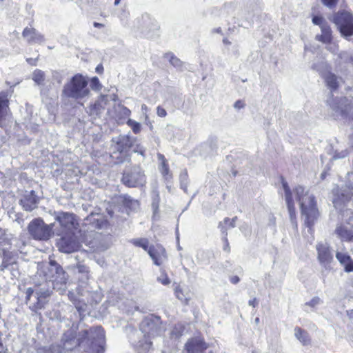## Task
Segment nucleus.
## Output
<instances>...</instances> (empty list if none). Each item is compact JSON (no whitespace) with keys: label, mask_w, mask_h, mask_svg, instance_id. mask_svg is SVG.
<instances>
[{"label":"nucleus","mask_w":353,"mask_h":353,"mask_svg":"<svg viewBox=\"0 0 353 353\" xmlns=\"http://www.w3.org/2000/svg\"><path fill=\"white\" fill-rule=\"evenodd\" d=\"M63 349L72 351L77 346L83 353H103L105 352V332L100 327H92L79 332L77 339L68 338L65 334L63 339Z\"/></svg>","instance_id":"nucleus-1"},{"label":"nucleus","mask_w":353,"mask_h":353,"mask_svg":"<svg viewBox=\"0 0 353 353\" xmlns=\"http://www.w3.org/2000/svg\"><path fill=\"white\" fill-rule=\"evenodd\" d=\"M165 331L159 316L149 315L140 323L139 331L134 330L130 335V340L139 353L148 352L151 346V339L160 336Z\"/></svg>","instance_id":"nucleus-2"},{"label":"nucleus","mask_w":353,"mask_h":353,"mask_svg":"<svg viewBox=\"0 0 353 353\" xmlns=\"http://www.w3.org/2000/svg\"><path fill=\"white\" fill-rule=\"evenodd\" d=\"M293 192L299 203L301 214L304 216L305 224L310 232L312 227L320 215L315 197L308 190L301 185L296 186L293 190Z\"/></svg>","instance_id":"nucleus-3"},{"label":"nucleus","mask_w":353,"mask_h":353,"mask_svg":"<svg viewBox=\"0 0 353 353\" xmlns=\"http://www.w3.org/2000/svg\"><path fill=\"white\" fill-rule=\"evenodd\" d=\"M110 145L111 157L117 163L129 161L130 150L133 147V140L128 135H119L112 139Z\"/></svg>","instance_id":"nucleus-4"},{"label":"nucleus","mask_w":353,"mask_h":353,"mask_svg":"<svg viewBox=\"0 0 353 353\" xmlns=\"http://www.w3.org/2000/svg\"><path fill=\"white\" fill-rule=\"evenodd\" d=\"M50 282L41 285L40 287L33 290L28 288L26 290V302L29 305V308L34 312L42 309L47 303L48 298L52 293V288Z\"/></svg>","instance_id":"nucleus-5"},{"label":"nucleus","mask_w":353,"mask_h":353,"mask_svg":"<svg viewBox=\"0 0 353 353\" xmlns=\"http://www.w3.org/2000/svg\"><path fill=\"white\" fill-rule=\"evenodd\" d=\"M62 92L68 98L77 100L83 99L90 93L88 81L81 74H77L64 85Z\"/></svg>","instance_id":"nucleus-6"},{"label":"nucleus","mask_w":353,"mask_h":353,"mask_svg":"<svg viewBox=\"0 0 353 353\" xmlns=\"http://www.w3.org/2000/svg\"><path fill=\"white\" fill-rule=\"evenodd\" d=\"M55 223L47 225L43 219L37 218L30 222L28 230L30 235L35 240H48L54 233L53 228Z\"/></svg>","instance_id":"nucleus-7"},{"label":"nucleus","mask_w":353,"mask_h":353,"mask_svg":"<svg viewBox=\"0 0 353 353\" xmlns=\"http://www.w3.org/2000/svg\"><path fill=\"white\" fill-rule=\"evenodd\" d=\"M327 103L336 117H342L353 120V103H349L346 97L335 98L332 95L327 100Z\"/></svg>","instance_id":"nucleus-8"},{"label":"nucleus","mask_w":353,"mask_h":353,"mask_svg":"<svg viewBox=\"0 0 353 353\" xmlns=\"http://www.w3.org/2000/svg\"><path fill=\"white\" fill-rule=\"evenodd\" d=\"M122 183L130 188L143 186L146 182L145 175L140 166L127 168L123 174Z\"/></svg>","instance_id":"nucleus-9"},{"label":"nucleus","mask_w":353,"mask_h":353,"mask_svg":"<svg viewBox=\"0 0 353 353\" xmlns=\"http://www.w3.org/2000/svg\"><path fill=\"white\" fill-rule=\"evenodd\" d=\"M55 220L60 225L59 229H54V232L57 235L59 236L63 233H72L77 229L78 223L74 214L72 213L59 212L57 214Z\"/></svg>","instance_id":"nucleus-10"},{"label":"nucleus","mask_w":353,"mask_h":353,"mask_svg":"<svg viewBox=\"0 0 353 353\" xmlns=\"http://www.w3.org/2000/svg\"><path fill=\"white\" fill-rule=\"evenodd\" d=\"M332 21L336 26L341 35L347 37L353 35V15L346 11L334 14Z\"/></svg>","instance_id":"nucleus-11"},{"label":"nucleus","mask_w":353,"mask_h":353,"mask_svg":"<svg viewBox=\"0 0 353 353\" xmlns=\"http://www.w3.org/2000/svg\"><path fill=\"white\" fill-rule=\"evenodd\" d=\"M57 242L58 250L64 253H72L79 249L80 243L74 232L72 233H63Z\"/></svg>","instance_id":"nucleus-12"},{"label":"nucleus","mask_w":353,"mask_h":353,"mask_svg":"<svg viewBox=\"0 0 353 353\" xmlns=\"http://www.w3.org/2000/svg\"><path fill=\"white\" fill-rule=\"evenodd\" d=\"M52 271L54 270L55 274L52 276L53 280L50 281L51 286L54 289L61 292H64L66 288V282L68 280V274L63 268L55 262H52Z\"/></svg>","instance_id":"nucleus-13"},{"label":"nucleus","mask_w":353,"mask_h":353,"mask_svg":"<svg viewBox=\"0 0 353 353\" xmlns=\"http://www.w3.org/2000/svg\"><path fill=\"white\" fill-rule=\"evenodd\" d=\"M282 185L285 192V201L288 205V212L291 223L294 228H297V223L296 219V210L294 202L292 198V192L288 186V184L284 180L282 181Z\"/></svg>","instance_id":"nucleus-14"},{"label":"nucleus","mask_w":353,"mask_h":353,"mask_svg":"<svg viewBox=\"0 0 353 353\" xmlns=\"http://www.w3.org/2000/svg\"><path fill=\"white\" fill-rule=\"evenodd\" d=\"M39 199L34 190L25 191L19 201L26 211H32L37 208Z\"/></svg>","instance_id":"nucleus-15"},{"label":"nucleus","mask_w":353,"mask_h":353,"mask_svg":"<svg viewBox=\"0 0 353 353\" xmlns=\"http://www.w3.org/2000/svg\"><path fill=\"white\" fill-rule=\"evenodd\" d=\"M316 248L320 263L327 268L333 260L329 245L327 243H319L316 245Z\"/></svg>","instance_id":"nucleus-16"},{"label":"nucleus","mask_w":353,"mask_h":353,"mask_svg":"<svg viewBox=\"0 0 353 353\" xmlns=\"http://www.w3.org/2000/svg\"><path fill=\"white\" fill-rule=\"evenodd\" d=\"M207 348V344L200 337L190 339L185 343V350L188 353H202Z\"/></svg>","instance_id":"nucleus-17"},{"label":"nucleus","mask_w":353,"mask_h":353,"mask_svg":"<svg viewBox=\"0 0 353 353\" xmlns=\"http://www.w3.org/2000/svg\"><path fill=\"white\" fill-rule=\"evenodd\" d=\"M148 253L157 265H161L167 259L165 250L161 245L150 246Z\"/></svg>","instance_id":"nucleus-18"},{"label":"nucleus","mask_w":353,"mask_h":353,"mask_svg":"<svg viewBox=\"0 0 353 353\" xmlns=\"http://www.w3.org/2000/svg\"><path fill=\"white\" fill-rule=\"evenodd\" d=\"M321 76L324 79L326 86L332 92L336 90L342 83L341 77L336 76L330 71L321 72Z\"/></svg>","instance_id":"nucleus-19"},{"label":"nucleus","mask_w":353,"mask_h":353,"mask_svg":"<svg viewBox=\"0 0 353 353\" xmlns=\"http://www.w3.org/2000/svg\"><path fill=\"white\" fill-rule=\"evenodd\" d=\"M84 224L90 225L94 229H102L107 226L108 221L101 214L91 213L84 219Z\"/></svg>","instance_id":"nucleus-20"},{"label":"nucleus","mask_w":353,"mask_h":353,"mask_svg":"<svg viewBox=\"0 0 353 353\" xmlns=\"http://www.w3.org/2000/svg\"><path fill=\"white\" fill-rule=\"evenodd\" d=\"M22 36L28 43H41L44 41V37L36 29L26 27L24 28Z\"/></svg>","instance_id":"nucleus-21"},{"label":"nucleus","mask_w":353,"mask_h":353,"mask_svg":"<svg viewBox=\"0 0 353 353\" xmlns=\"http://www.w3.org/2000/svg\"><path fill=\"white\" fill-rule=\"evenodd\" d=\"M10 97L8 92H0V121L5 117L9 108Z\"/></svg>","instance_id":"nucleus-22"},{"label":"nucleus","mask_w":353,"mask_h":353,"mask_svg":"<svg viewBox=\"0 0 353 353\" xmlns=\"http://www.w3.org/2000/svg\"><path fill=\"white\" fill-rule=\"evenodd\" d=\"M321 30V34L316 35V39L324 43H330L332 40V31L330 27L327 24L323 25Z\"/></svg>","instance_id":"nucleus-23"},{"label":"nucleus","mask_w":353,"mask_h":353,"mask_svg":"<svg viewBox=\"0 0 353 353\" xmlns=\"http://www.w3.org/2000/svg\"><path fill=\"white\" fill-rule=\"evenodd\" d=\"M294 336L303 345H307L310 343L308 333L301 327H295Z\"/></svg>","instance_id":"nucleus-24"},{"label":"nucleus","mask_w":353,"mask_h":353,"mask_svg":"<svg viewBox=\"0 0 353 353\" xmlns=\"http://www.w3.org/2000/svg\"><path fill=\"white\" fill-rule=\"evenodd\" d=\"M336 234L342 239L351 241L353 239V232L346 229L343 226H338L335 230Z\"/></svg>","instance_id":"nucleus-25"},{"label":"nucleus","mask_w":353,"mask_h":353,"mask_svg":"<svg viewBox=\"0 0 353 353\" xmlns=\"http://www.w3.org/2000/svg\"><path fill=\"white\" fill-rule=\"evenodd\" d=\"M32 79L37 85H43L46 79L45 73L37 69L33 72Z\"/></svg>","instance_id":"nucleus-26"},{"label":"nucleus","mask_w":353,"mask_h":353,"mask_svg":"<svg viewBox=\"0 0 353 353\" xmlns=\"http://www.w3.org/2000/svg\"><path fill=\"white\" fill-rule=\"evenodd\" d=\"M4 236V230H0V256H1L3 252L8 250V246L10 245L9 240Z\"/></svg>","instance_id":"nucleus-27"},{"label":"nucleus","mask_w":353,"mask_h":353,"mask_svg":"<svg viewBox=\"0 0 353 353\" xmlns=\"http://www.w3.org/2000/svg\"><path fill=\"white\" fill-rule=\"evenodd\" d=\"M219 228H220L221 232L223 234V237L222 238V240L224 243L223 249L225 252H230V244H229V242H228V240L227 238V236H228L227 228H225L222 223L219 224Z\"/></svg>","instance_id":"nucleus-28"},{"label":"nucleus","mask_w":353,"mask_h":353,"mask_svg":"<svg viewBox=\"0 0 353 353\" xmlns=\"http://www.w3.org/2000/svg\"><path fill=\"white\" fill-rule=\"evenodd\" d=\"M131 243H132L135 246L141 247L145 251H148L149 248V241L148 239L145 238H141V239H132Z\"/></svg>","instance_id":"nucleus-29"},{"label":"nucleus","mask_w":353,"mask_h":353,"mask_svg":"<svg viewBox=\"0 0 353 353\" xmlns=\"http://www.w3.org/2000/svg\"><path fill=\"white\" fill-rule=\"evenodd\" d=\"M159 203H160L159 194L157 191H154L152 193V208L154 216H156L158 214Z\"/></svg>","instance_id":"nucleus-30"},{"label":"nucleus","mask_w":353,"mask_h":353,"mask_svg":"<svg viewBox=\"0 0 353 353\" xmlns=\"http://www.w3.org/2000/svg\"><path fill=\"white\" fill-rule=\"evenodd\" d=\"M165 57L170 61V63L175 68H181L182 67V61L175 57L172 53H167Z\"/></svg>","instance_id":"nucleus-31"},{"label":"nucleus","mask_w":353,"mask_h":353,"mask_svg":"<svg viewBox=\"0 0 353 353\" xmlns=\"http://www.w3.org/2000/svg\"><path fill=\"white\" fill-rule=\"evenodd\" d=\"M184 330H185V327L183 324H181V323L176 324L171 332L172 337H174L176 339L179 338L181 336H182V334L184 332Z\"/></svg>","instance_id":"nucleus-32"},{"label":"nucleus","mask_w":353,"mask_h":353,"mask_svg":"<svg viewBox=\"0 0 353 353\" xmlns=\"http://www.w3.org/2000/svg\"><path fill=\"white\" fill-rule=\"evenodd\" d=\"M179 180L181 189H183L185 192H187L188 182V176L187 171L185 170L180 174Z\"/></svg>","instance_id":"nucleus-33"},{"label":"nucleus","mask_w":353,"mask_h":353,"mask_svg":"<svg viewBox=\"0 0 353 353\" xmlns=\"http://www.w3.org/2000/svg\"><path fill=\"white\" fill-rule=\"evenodd\" d=\"M157 281L163 285H168L171 283L170 279L168 276L165 270H161L160 275L157 277Z\"/></svg>","instance_id":"nucleus-34"},{"label":"nucleus","mask_w":353,"mask_h":353,"mask_svg":"<svg viewBox=\"0 0 353 353\" xmlns=\"http://www.w3.org/2000/svg\"><path fill=\"white\" fill-rule=\"evenodd\" d=\"M336 258L340 262L342 265H344L351 259V257L346 253L337 252L336 254Z\"/></svg>","instance_id":"nucleus-35"},{"label":"nucleus","mask_w":353,"mask_h":353,"mask_svg":"<svg viewBox=\"0 0 353 353\" xmlns=\"http://www.w3.org/2000/svg\"><path fill=\"white\" fill-rule=\"evenodd\" d=\"M3 256V259L5 260H8V262H9L11 264L15 263L17 257L16 256L11 252H9L8 250H6L5 252H3L1 254Z\"/></svg>","instance_id":"nucleus-36"},{"label":"nucleus","mask_w":353,"mask_h":353,"mask_svg":"<svg viewBox=\"0 0 353 353\" xmlns=\"http://www.w3.org/2000/svg\"><path fill=\"white\" fill-rule=\"evenodd\" d=\"M127 124L131 128L135 134H137L141 131V124L139 122L129 119L127 121Z\"/></svg>","instance_id":"nucleus-37"},{"label":"nucleus","mask_w":353,"mask_h":353,"mask_svg":"<svg viewBox=\"0 0 353 353\" xmlns=\"http://www.w3.org/2000/svg\"><path fill=\"white\" fill-rule=\"evenodd\" d=\"M124 203L126 206H128V208H130L132 210L137 209L139 205L138 201L133 200V199H130V197H125Z\"/></svg>","instance_id":"nucleus-38"},{"label":"nucleus","mask_w":353,"mask_h":353,"mask_svg":"<svg viewBox=\"0 0 353 353\" xmlns=\"http://www.w3.org/2000/svg\"><path fill=\"white\" fill-rule=\"evenodd\" d=\"M90 87L94 90H99L101 88L102 86L97 77H94L91 79Z\"/></svg>","instance_id":"nucleus-39"},{"label":"nucleus","mask_w":353,"mask_h":353,"mask_svg":"<svg viewBox=\"0 0 353 353\" xmlns=\"http://www.w3.org/2000/svg\"><path fill=\"white\" fill-rule=\"evenodd\" d=\"M175 294L178 299H179L181 301L188 302L189 299L185 296V295L183 294L181 289H180L179 287L176 288L175 289Z\"/></svg>","instance_id":"nucleus-40"},{"label":"nucleus","mask_w":353,"mask_h":353,"mask_svg":"<svg viewBox=\"0 0 353 353\" xmlns=\"http://www.w3.org/2000/svg\"><path fill=\"white\" fill-rule=\"evenodd\" d=\"M77 269L79 273L83 274L86 279H88V268L84 265L79 264L77 266Z\"/></svg>","instance_id":"nucleus-41"},{"label":"nucleus","mask_w":353,"mask_h":353,"mask_svg":"<svg viewBox=\"0 0 353 353\" xmlns=\"http://www.w3.org/2000/svg\"><path fill=\"white\" fill-rule=\"evenodd\" d=\"M143 21L145 22V20L144 19V17L142 16L135 19V24L134 26V28L139 29L142 33L144 31L143 28Z\"/></svg>","instance_id":"nucleus-42"},{"label":"nucleus","mask_w":353,"mask_h":353,"mask_svg":"<svg viewBox=\"0 0 353 353\" xmlns=\"http://www.w3.org/2000/svg\"><path fill=\"white\" fill-rule=\"evenodd\" d=\"M338 1L339 0H321L323 4L330 9L336 7Z\"/></svg>","instance_id":"nucleus-43"},{"label":"nucleus","mask_w":353,"mask_h":353,"mask_svg":"<svg viewBox=\"0 0 353 353\" xmlns=\"http://www.w3.org/2000/svg\"><path fill=\"white\" fill-rule=\"evenodd\" d=\"M312 22L315 25L320 26L321 28L323 25H327V23L325 22L323 18L322 17H319V16H314L312 18Z\"/></svg>","instance_id":"nucleus-44"},{"label":"nucleus","mask_w":353,"mask_h":353,"mask_svg":"<svg viewBox=\"0 0 353 353\" xmlns=\"http://www.w3.org/2000/svg\"><path fill=\"white\" fill-rule=\"evenodd\" d=\"M348 154V152L347 150H342L341 151H336L335 154L333 156V159H343Z\"/></svg>","instance_id":"nucleus-45"},{"label":"nucleus","mask_w":353,"mask_h":353,"mask_svg":"<svg viewBox=\"0 0 353 353\" xmlns=\"http://www.w3.org/2000/svg\"><path fill=\"white\" fill-rule=\"evenodd\" d=\"M219 223H222L223 226L227 228V230L231 228H234L236 225L232 223L231 220L229 218H225L223 222H220Z\"/></svg>","instance_id":"nucleus-46"},{"label":"nucleus","mask_w":353,"mask_h":353,"mask_svg":"<svg viewBox=\"0 0 353 353\" xmlns=\"http://www.w3.org/2000/svg\"><path fill=\"white\" fill-rule=\"evenodd\" d=\"M321 303V300L319 297L315 296L310 301L305 303V305H309L312 307H314L316 305Z\"/></svg>","instance_id":"nucleus-47"},{"label":"nucleus","mask_w":353,"mask_h":353,"mask_svg":"<svg viewBox=\"0 0 353 353\" xmlns=\"http://www.w3.org/2000/svg\"><path fill=\"white\" fill-rule=\"evenodd\" d=\"M162 175L165 177V180L168 181L171 179L172 176L169 173V168L165 167L163 168H159Z\"/></svg>","instance_id":"nucleus-48"},{"label":"nucleus","mask_w":353,"mask_h":353,"mask_svg":"<svg viewBox=\"0 0 353 353\" xmlns=\"http://www.w3.org/2000/svg\"><path fill=\"white\" fill-rule=\"evenodd\" d=\"M344 270L346 272H353V259H350L347 263L344 265Z\"/></svg>","instance_id":"nucleus-49"},{"label":"nucleus","mask_w":353,"mask_h":353,"mask_svg":"<svg viewBox=\"0 0 353 353\" xmlns=\"http://www.w3.org/2000/svg\"><path fill=\"white\" fill-rule=\"evenodd\" d=\"M158 159H159V161H161L160 168H163L165 167H168V165L167 164V161H166L165 157L163 154H158Z\"/></svg>","instance_id":"nucleus-50"},{"label":"nucleus","mask_w":353,"mask_h":353,"mask_svg":"<svg viewBox=\"0 0 353 353\" xmlns=\"http://www.w3.org/2000/svg\"><path fill=\"white\" fill-rule=\"evenodd\" d=\"M341 195L343 196V198H342L343 202L349 201L352 195V189H348V192L346 194H345L344 193H342Z\"/></svg>","instance_id":"nucleus-51"},{"label":"nucleus","mask_w":353,"mask_h":353,"mask_svg":"<svg viewBox=\"0 0 353 353\" xmlns=\"http://www.w3.org/2000/svg\"><path fill=\"white\" fill-rule=\"evenodd\" d=\"M157 115L161 117H165L167 115L166 110L160 106L157 107Z\"/></svg>","instance_id":"nucleus-52"},{"label":"nucleus","mask_w":353,"mask_h":353,"mask_svg":"<svg viewBox=\"0 0 353 353\" xmlns=\"http://www.w3.org/2000/svg\"><path fill=\"white\" fill-rule=\"evenodd\" d=\"M10 265H12V264L10 263L9 262H8L7 259L5 260L4 259H3V261H2L1 264L0 265V271H4Z\"/></svg>","instance_id":"nucleus-53"},{"label":"nucleus","mask_w":353,"mask_h":353,"mask_svg":"<svg viewBox=\"0 0 353 353\" xmlns=\"http://www.w3.org/2000/svg\"><path fill=\"white\" fill-rule=\"evenodd\" d=\"M234 108H236L237 110H240L245 107V103L243 101H242L241 100H238L234 103Z\"/></svg>","instance_id":"nucleus-54"},{"label":"nucleus","mask_w":353,"mask_h":353,"mask_svg":"<svg viewBox=\"0 0 353 353\" xmlns=\"http://www.w3.org/2000/svg\"><path fill=\"white\" fill-rule=\"evenodd\" d=\"M327 50L333 53H335L338 50V47L334 44H330V46L327 47Z\"/></svg>","instance_id":"nucleus-55"},{"label":"nucleus","mask_w":353,"mask_h":353,"mask_svg":"<svg viewBox=\"0 0 353 353\" xmlns=\"http://www.w3.org/2000/svg\"><path fill=\"white\" fill-rule=\"evenodd\" d=\"M133 152H137L141 155H144V152H145V150L142 148H140L139 146H137V148H134L133 149Z\"/></svg>","instance_id":"nucleus-56"},{"label":"nucleus","mask_w":353,"mask_h":353,"mask_svg":"<svg viewBox=\"0 0 353 353\" xmlns=\"http://www.w3.org/2000/svg\"><path fill=\"white\" fill-rule=\"evenodd\" d=\"M230 282H231L232 283H233V284H236V283H238L239 282L240 279H239V276H232V277L230 279Z\"/></svg>","instance_id":"nucleus-57"},{"label":"nucleus","mask_w":353,"mask_h":353,"mask_svg":"<svg viewBox=\"0 0 353 353\" xmlns=\"http://www.w3.org/2000/svg\"><path fill=\"white\" fill-rule=\"evenodd\" d=\"M248 304H249V305L255 307L256 306L258 305V301H257L256 299L254 298L252 300H250L248 301Z\"/></svg>","instance_id":"nucleus-58"},{"label":"nucleus","mask_w":353,"mask_h":353,"mask_svg":"<svg viewBox=\"0 0 353 353\" xmlns=\"http://www.w3.org/2000/svg\"><path fill=\"white\" fill-rule=\"evenodd\" d=\"M77 310H78V312H79V314L81 315V313L85 312V305H75Z\"/></svg>","instance_id":"nucleus-59"},{"label":"nucleus","mask_w":353,"mask_h":353,"mask_svg":"<svg viewBox=\"0 0 353 353\" xmlns=\"http://www.w3.org/2000/svg\"><path fill=\"white\" fill-rule=\"evenodd\" d=\"M103 71V67L101 64H99L96 68V72L101 74Z\"/></svg>","instance_id":"nucleus-60"},{"label":"nucleus","mask_w":353,"mask_h":353,"mask_svg":"<svg viewBox=\"0 0 353 353\" xmlns=\"http://www.w3.org/2000/svg\"><path fill=\"white\" fill-rule=\"evenodd\" d=\"M37 60V59H32V58H28V59H27V60H26V61H27V62H28V63H30V64H31V65H36Z\"/></svg>","instance_id":"nucleus-61"},{"label":"nucleus","mask_w":353,"mask_h":353,"mask_svg":"<svg viewBox=\"0 0 353 353\" xmlns=\"http://www.w3.org/2000/svg\"><path fill=\"white\" fill-rule=\"evenodd\" d=\"M343 56H344V57H345H345H347V59H350V60H351V59H352V57H351V56H350L347 52H342V53H341V54H340V57H341V59H343Z\"/></svg>","instance_id":"nucleus-62"},{"label":"nucleus","mask_w":353,"mask_h":353,"mask_svg":"<svg viewBox=\"0 0 353 353\" xmlns=\"http://www.w3.org/2000/svg\"><path fill=\"white\" fill-rule=\"evenodd\" d=\"M94 26L95 28H102V27H103V24L98 23V22H94Z\"/></svg>","instance_id":"nucleus-63"},{"label":"nucleus","mask_w":353,"mask_h":353,"mask_svg":"<svg viewBox=\"0 0 353 353\" xmlns=\"http://www.w3.org/2000/svg\"><path fill=\"white\" fill-rule=\"evenodd\" d=\"M52 346H50V347H43L41 350H43L45 352H48V351H52Z\"/></svg>","instance_id":"nucleus-64"}]
</instances>
